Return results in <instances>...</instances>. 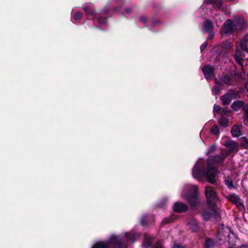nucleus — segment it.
<instances>
[{
	"label": "nucleus",
	"mask_w": 248,
	"mask_h": 248,
	"mask_svg": "<svg viewBox=\"0 0 248 248\" xmlns=\"http://www.w3.org/2000/svg\"><path fill=\"white\" fill-rule=\"evenodd\" d=\"M222 239H223L222 238H218V240H222Z\"/></svg>",
	"instance_id": "37998d69"
},
{
	"label": "nucleus",
	"mask_w": 248,
	"mask_h": 248,
	"mask_svg": "<svg viewBox=\"0 0 248 248\" xmlns=\"http://www.w3.org/2000/svg\"><path fill=\"white\" fill-rule=\"evenodd\" d=\"M82 14L81 12H77L74 15V18L75 20H78L81 18Z\"/></svg>",
	"instance_id": "cd10ccee"
},
{
	"label": "nucleus",
	"mask_w": 248,
	"mask_h": 248,
	"mask_svg": "<svg viewBox=\"0 0 248 248\" xmlns=\"http://www.w3.org/2000/svg\"><path fill=\"white\" fill-rule=\"evenodd\" d=\"M244 103L241 101L234 102L232 105V108L234 111H237L240 108L243 106Z\"/></svg>",
	"instance_id": "dca6fc26"
},
{
	"label": "nucleus",
	"mask_w": 248,
	"mask_h": 248,
	"mask_svg": "<svg viewBox=\"0 0 248 248\" xmlns=\"http://www.w3.org/2000/svg\"><path fill=\"white\" fill-rule=\"evenodd\" d=\"M191 190L187 193V210L197 209L200 204V199L198 195V189L196 186H190Z\"/></svg>",
	"instance_id": "39448f33"
},
{
	"label": "nucleus",
	"mask_w": 248,
	"mask_h": 248,
	"mask_svg": "<svg viewBox=\"0 0 248 248\" xmlns=\"http://www.w3.org/2000/svg\"><path fill=\"white\" fill-rule=\"evenodd\" d=\"M182 197H184V195H183V194H182Z\"/></svg>",
	"instance_id": "a18cd8bd"
},
{
	"label": "nucleus",
	"mask_w": 248,
	"mask_h": 248,
	"mask_svg": "<svg viewBox=\"0 0 248 248\" xmlns=\"http://www.w3.org/2000/svg\"><path fill=\"white\" fill-rule=\"evenodd\" d=\"M205 194L207 199V204L209 206H215L218 202V199L214 188L210 186L205 187Z\"/></svg>",
	"instance_id": "423d86ee"
},
{
	"label": "nucleus",
	"mask_w": 248,
	"mask_h": 248,
	"mask_svg": "<svg viewBox=\"0 0 248 248\" xmlns=\"http://www.w3.org/2000/svg\"><path fill=\"white\" fill-rule=\"evenodd\" d=\"M202 215L205 220H208L212 218L217 220L220 219V211L216 209L214 206H209V208L203 210Z\"/></svg>",
	"instance_id": "0eeeda50"
},
{
	"label": "nucleus",
	"mask_w": 248,
	"mask_h": 248,
	"mask_svg": "<svg viewBox=\"0 0 248 248\" xmlns=\"http://www.w3.org/2000/svg\"><path fill=\"white\" fill-rule=\"evenodd\" d=\"M223 145L228 149V151L225 154L227 155L233 151H237L238 144L236 141L232 140H230L225 141Z\"/></svg>",
	"instance_id": "6e6552de"
},
{
	"label": "nucleus",
	"mask_w": 248,
	"mask_h": 248,
	"mask_svg": "<svg viewBox=\"0 0 248 248\" xmlns=\"http://www.w3.org/2000/svg\"><path fill=\"white\" fill-rule=\"evenodd\" d=\"M230 78L227 77V76H224V77H223L219 83L221 85H223V84H230Z\"/></svg>",
	"instance_id": "393cba45"
},
{
	"label": "nucleus",
	"mask_w": 248,
	"mask_h": 248,
	"mask_svg": "<svg viewBox=\"0 0 248 248\" xmlns=\"http://www.w3.org/2000/svg\"><path fill=\"white\" fill-rule=\"evenodd\" d=\"M223 85L217 82L212 89V93L215 95L218 94L220 93V90L223 89Z\"/></svg>",
	"instance_id": "f3484780"
},
{
	"label": "nucleus",
	"mask_w": 248,
	"mask_h": 248,
	"mask_svg": "<svg viewBox=\"0 0 248 248\" xmlns=\"http://www.w3.org/2000/svg\"><path fill=\"white\" fill-rule=\"evenodd\" d=\"M220 233H221V232H219L218 233V234H217V235H219L220 234Z\"/></svg>",
	"instance_id": "79ce46f5"
},
{
	"label": "nucleus",
	"mask_w": 248,
	"mask_h": 248,
	"mask_svg": "<svg viewBox=\"0 0 248 248\" xmlns=\"http://www.w3.org/2000/svg\"><path fill=\"white\" fill-rule=\"evenodd\" d=\"M243 143H242V146L245 147L246 148H248V140L246 138H243Z\"/></svg>",
	"instance_id": "c85d7f7f"
},
{
	"label": "nucleus",
	"mask_w": 248,
	"mask_h": 248,
	"mask_svg": "<svg viewBox=\"0 0 248 248\" xmlns=\"http://www.w3.org/2000/svg\"><path fill=\"white\" fill-rule=\"evenodd\" d=\"M140 20L141 22L143 23H146V22L147 21L146 17L145 16H141Z\"/></svg>",
	"instance_id": "c9c22d12"
},
{
	"label": "nucleus",
	"mask_w": 248,
	"mask_h": 248,
	"mask_svg": "<svg viewBox=\"0 0 248 248\" xmlns=\"http://www.w3.org/2000/svg\"><path fill=\"white\" fill-rule=\"evenodd\" d=\"M216 24H217V26H218V23H217V21H216Z\"/></svg>",
	"instance_id": "c03bdc74"
},
{
	"label": "nucleus",
	"mask_w": 248,
	"mask_h": 248,
	"mask_svg": "<svg viewBox=\"0 0 248 248\" xmlns=\"http://www.w3.org/2000/svg\"><path fill=\"white\" fill-rule=\"evenodd\" d=\"M209 33V36L208 37V39L211 40L214 38V33L213 32V31L211 32H208Z\"/></svg>",
	"instance_id": "72a5a7b5"
},
{
	"label": "nucleus",
	"mask_w": 248,
	"mask_h": 248,
	"mask_svg": "<svg viewBox=\"0 0 248 248\" xmlns=\"http://www.w3.org/2000/svg\"><path fill=\"white\" fill-rule=\"evenodd\" d=\"M228 123H229V121H228V119L223 117H222L218 120V124H219V125L224 127H226L228 126Z\"/></svg>",
	"instance_id": "6ab92c4d"
},
{
	"label": "nucleus",
	"mask_w": 248,
	"mask_h": 248,
	"mask_svg": "<svg viewBox=\"0 0 248 248\" xmlns=\"http://www.w3.org/2000/svg\"><path fill=\"white\" fill-rule=\"evenodd\" d=\"M172 248H185V247L179 244L174 243L173 244Z\"/></svg>",
	"instance_id": "473e14b6"
},
{
	"label": "nucleus",
	"mask_w": 248,
	"mask_h": 248,
	"mask_svg": "<svg viewBox=\"0 0 248 248\" xmlns=\"http://www.w3.org/2000/svg\"><path fill=\"white\" fill-rule=\"evenodd\" d=\"M211 133L213 134L218 135L219 134L220 131L217 125H214L210 130Z\"/></svg>",
	"instance_id": "b1692460"
},
{
	"label": "nucleus",
	"mask_w": 248,
	"mask_h": 248,
	"mask_svg": "<svg viewBox=\"0 0 248 248\" xmlns=\"http://www.w3.org/2000/svg\"><path fill=\"white\" fill-rule=\"evenodd\" d=\"M230 202L233 203L240 209L243 208V205L242 203L240 198L236 195H231L228 197Z\"/></svg>",
	"instance_id": "f8f14e48"
},
{
	"label": "nucleus",
	"mask_w": 248,
	"mask_h": 248,
	"mask_svg": "<svg viewBox=\"0 0 248 248\" xmlns=\"http://www.w3.org/2000/svg\"><path fill=\"white\" fill-rule=\"evenodd\" d=\"M233 95V92L232 91H230L226 94L223 95L221 97L220 99L222 101V104L224 105H229L232 99V96Z\"/></svg>",
	"instance_id": "9d476101"
},
{
	"label": "nucleus",
	"mask_w": 248,
	"mask_h": 248,
	"mask_svg": "<svg viewBox=\"0 0 248 248\" xmlns=\"http://www.w3.org/2000/svg\"><path fill=\"white\" fill-rule=\"evenodd\" d=\"M245 26V21L241 16H237L234 21L232 19L227 20L221 28V32L223 34H231L234 30L240 31Z\"/></svg>",
	"instance_id": "7ed1b4c3"
},
{
	"label": "nucleus",
	"mask_w": 248,
	"mask_h": 248,
	"mask_svg": "<svg viewBox=\"0 0 248 248\" xmlns=\"http://www.w3.org/2000/svg\"><path fill=\"white\" fill-rule=\"evenodd\" d=\"M154 248H162V247L159 244H157Z\"/></svg>",
	"instance_id": "4c0bfd02"
},
{
	"label": "nucleus",
	"mask_w": 248,
	"mask_h": 248,
	"mask_svg": "<svg viewBox=\"0 0 248 248\" xmlns=\"http://www.w3.org/2000/svg\"><path fill=\"white\" fill-rule=\"evenodd\" d=\"M225 183L227 187L229 188H234V186L233 185L232 178L230 177H227L224 180Z\"/></svg>",
	"instance_id": "aec40b11"
},
{
	"label": "nucleus",
	"mask_w": 248,
	"mask_h": 248,
	"mask_svg": "<svg viewBox=\"0 0 248 248\" xmlns=\"http://www.w3.org/2000/svg\"><path fill=\"white\" fill-rule=\"evenodd\" d=\"M226 48L228 50L232 49V45L231 43H228Z\"/></svg>",
	"instance_id": "e433bc0d"
},
{
	"label": "nucleus",
	"mask_w": 248,
	"mask_h": 248,
	"mask_svg": "<svg viewBox=\"0 0 248 248\" xmlns=\"http://www.w3.org/2000/svg\"><path fill=\"white\" fill-rule=\"evenodd\" d=\"M205 248H214V242L210 239L207 238L205 241Z\"/></svg>",
	"instance_id": "412c9836"
},
{
	"label": "nucleus",
	"mask_w": 248,
	"mask_h": 248,
	"mask_svg": "<svg viewBox=\"0 0 248 248\" xmlns=\"http://www.w3.org/2000/svg\"><path fill=\"white\" fill-rule=\"evenodd\" d=\"M151 245V241L150 239L147 238L146 236H145L143 244V247L144 248H148L150 247Z\"/></svg>",
	"instance_id": "5701e85b"
},
{
	"label": "nucleus",
	"mask_w": 248,
	"mask_h": 248,
	"mask_svg": "<svg viewBox=\"0 0 248 248\" xmlns=\"http://www.w3.org/2000/svg\"><path fill=\"white\" fill-rule=\"evenodd\" d=\"M131 12V9L130 8L126 9L125 10V13H129Z\"/></svg>",
	"instance_id": "58836bf2"
},
{
	"label": "nucleus",
	"mask_w": 248,
	"mask_h": 248,
	"mask_svg": "<svg viewBox=\"0 0 248 248\" xmlns=\"http://www.w3.org/2000/svg\"><path fill=\"white\" fill-rule=\"evenodd\" d=\"M204 2L207 4H213L216 5V7L219 9L220 8L222 3L221 0H204Z\"/></svg>",
	"instance_id": "2eb2a0df"
},
{
	"label": "nucleus",
	"mask_w": 248,
	"mask_h": 248,
	"mask_svg": "<svg viewBox=\"0 0 248 248\" xmlns=\"http://www.w3.org/2000/svg\"><path fill=\"white\" fill-rule=\"evenodd\" d=\"M187 225L188 226V228L193 232L196 231L198 228L197 223L195 221H193L192 224L188 223Z\"/></svg>",
	"instance_id": "4be33fe9"
},
{
	"label": "nucleus",
	"mask_w": 248,
	"mask_h": 248,
	"mask_svg": "<svg viewBox=\"0 0 248 248\" xmlns=\"http://www.w3.org/2000/svg\"><path fill=\"white\" fill-rule=\"evenodd\" d=\"M139 234L134 232H127L124 236L112 235L105 242L100 241L94 244L92 248H126L125 243H133Z\"/></svg>",
	"instance_id": "f03ea898"
},
{
	"label": "nucleus",
	"mask_w": 248,
	"mask_h": 248,
	"mask_svg": "<svg viewBox=\"0 0 248 248\" xmlns=\"http://www.w3.org/2000/svg\"><path fill=\"white\" fill-rule=\"evenodd\" d=\"M216 149H217V147L215 145H213L212 146H211L210 147L209 150L207 151L206 154L207 155H209L211 154L214 153L215 152V151H216Z\"/></svg>",
	"instance_id": "bb28decb"
},
{
	"label": "nucleus",
	"mask_w": 248,
	"mask_h": 248,
	"mask_svg": "<svg viewBox=\"0 0 248 248\" xmlns=\"http://www.w3.org/2000/svg\"><path fill=\"white\" fill-rule=\"evenodd\" d=\"M243 127L242 125L235 124L231 129V133L233 137H238L243 134Z\"/></svg>",
	"instance_id": "1a4fd4ad"
},
{
	"label": "nucleus",
	"mask_w": 248,
	"mask_h": 248,
	"mask_svg": "<svg viewBox=\"0 0 248 248\" xmlns=\"http://www.w3.org/2000/svg\"><path fill=\"white\" fill-rule=\"evenodd\" d=\"M107 19L106 18H104L102 17H100L98 18V22L100 24H104L107 22Z\"/></svg>",
	"instance_id": "7c9ffc66"
},
{
	"label": "nucleus",
	"mask_w": 248,
	"mask_h": 248,
	"mask_svg": "<svg viewBox=\"0 0 248 248\" xmlns=\"http://www.w3.org/2000/svg\"><path fill=\"white\" fill-rule=\"evenodd\" d=\"M226 156L227 155L224 153H221L214 156H210L207 163V170L205 171L202 168L195 166L192 171L193 176L196 179L205 177L208 182L211 184L215 183L217 171L213 166L221 163Z\"/></svg>",
	"instance_id": "f257e3e1"
},
{
	"label": "nucleus",
	"mask_w": 248,
	"mask_h": 248,
	"mask_svg": "<svg viewBox=\"0 0 248 248\" xmlns=\"http://www.w3.org/2000/svg\"><path fill=\"white\" fill-rule=\"evenodd\" d=\"M245 88H246V90L247 91V95L248 96V88L247 86L246 85H245Z\"/></svg>",
	"instance_id": "a19ab883"
},
{
	"label": "nucleus",
	"mask_w": 248,
	"mask_h": 248,
	"mask_svg": "<svg viewBox=\"0 0 248 248\" xmlns=\"http://www.w3.org/2000/svg\"><path fill=\"white\" fill-rule=\"evenodd\" d=\"M248 42V34L245 35L241 41L240 45L238 43H236V54L234 58L236 62L243 67V58L245 57L244 52H247L248 48L246 43Z\"/></svg>",
	"instance_id": "20e7f679"
},
{
	"label": "nucleus",
	"mask_w": 248,
	"mask_h": 248,
	"mask_svg": "<svg viewBox=\"0 0 248 248\" xmlns=\"http://www.w3.org/2000/svg\"><path fill=\"white\" fill-rule=\"evenodd\" d=\"M173 209L176 212L181 213L186 210V206L184 203L178 202L174 204Z\"/></svg>",
	"instance_id": "ddd939ff"
},
{
	"label": "nucleus",
	"mask_w": 248,
	"mask_h": 248,
	"mask_svg": "<svg viewBox=\"0 0 248 248\" xmlns=\"http://www.w3.org/2000/svg\"><path fill=\"white\" fill-rule=\"evenodd\" d=\"M141 224L142 225H145V224H146V223H145V222H144L143 221V219H142V220H141Z\"/></svg>",
	"instance_id": "ea45409f"
},
{
	"label": "nucleus",
	"mask_w": 248,
	"mask_h": 248,
	"mask_svg": "<svg viewBox=\"0 0 248 248\" xmlns=\"http://www.w3.org/2000/svg\"><path fill=\"white\" fill-rule=\"evenodd\" d=\"M230 112V110L228 108H225L222 110L221 114L222 116L227 115Z\"/></svg>",
	"instance_id": "c756f323"
},
{
	"label": "nucleus",
	"mask_w": 248,
	"mask_h": 248,
	"mask_svg": "<svg viewBox=\"0 0 248 248\" xmlns=\"http://www.w3.org/2000/svg\"><path fill=\"white\" fill-rule=\"evenodd\" d=\"M84 10L88 16H93L94 12L93 10H91L90 7L88 6H86L84 8Z\"/></svg>",
	"instance_id": "a878e982"
},
{
	"label": "nucleus",
	"mask_w": 248,
	"mask_h": 248,
	"mask_svg": "<svg viewBox=\"0 0 248 248\" xmlns=\"http://www.w3.org/2000/svg\"><path fill=\"white\" fill-rule=\"evenodd\" d=\"M202 71L204 77L207 79L211 78L213 76V68L212 67L205 65L202 68Z\"/></svg>",
	"instance_id": "9b49d317"
},
{
	"label": "nucleus",
	"mask_w": 248,
	"mask_h": 248,
	"mask_svg": "<svg viewBox=\"0 0 248 248\" xmlns=\"http://www.w3.org/2000/svg\"><path fill=\"white\" fill-rule=\"evenodd\" d=\"M203 28L206 32H211L213 31L214 29L213 23L209 20H206L204 22Z\"/></svg>",
	"instance_id": "4468645a"
},
{
	"label": "nucleus",
	"mask_w": 248,
	"mask_h": 248,
	"mask_svg": "<svg viewBox=\"0 0 248 248\" xmlns=\"http://www.w3.org/2000/svg\"><path fill=\"white\" fill-rule=\"evenodd\" d=\"M244 108L245 110V115L244 117L243 122L244 124L248 125V104L245 105Z\"/></svg>",
	"instance_id": "a211bd4d"
},
{
	"label": "nucleus",
	"mask_w": 248,
	"mask_h": 248,
	"mask_svg": "<svg viewBox=\"0 0 248 248\" xmlns=\"http://www.w3.org/2000/svg\"><path fill=\"white\" fill-rule=\"evenodd\" d=\"M220 107L217 105H214V109H213V112L214 113H218L220 111Z\"/></svg>",
	"instance_id": "2f4dec72"
},
{
	"label": "nucleus",
	"mask_w": 248,
	"mask_h": 248,
	"mask_svg": "<svg viewBox=\"0 0 248 248\" xmlns=\"http://www.w3.org/2000/svg\"><path fill=\"white\" fill-rule=\"evenodd\" d=\"M207 43L205 42L201 46V50L202 51L207 46Z\"/></svg>",
	"instance_id": "f704fd0d"
}]
</instances>
